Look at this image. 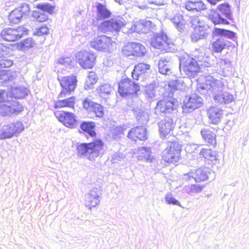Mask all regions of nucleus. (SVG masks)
Returning a JSON list of instances; mask_svg holds the SVG:
<instances>
[{
  "label": "nucleus",
  "instance_id": "obj_2",
  "mask_svg": "<svg viewBox=\"0 0 249 249\" xmlns=\"http://www.w3.org/2000/svg\"><path fill=\"white\" fill-rule=\"evenodd\" d=\"M182 151V144L181 142L177 140L169 141L163 152L162 160L169 164L177 165L181 159Z\"/></svg>",
  "mask_w": 249,
  "mask_h": 249
},
{
  "label": "nucleus",
  "instance_id": "obj_36",
  "mask_svg": "<svg viewBox=\"0 0 249 249\" xmlns=\"http://www.w3.org/2000/svg\"><path fill=\"white\" fill-rule=\"evenodd\" d=\"M213 99L214 101L219 104H228L233 101V97L232 94L224 92L222 94L215 95Z\"/></svg>",
  "mask_w": 249,
  "mask_h": 249
},
{
  "label": "nucleus",
  "instance_id": "obj_1",
  "mask_svg": "<svg viewBox=\"0 0 249 249\" xmlns=\"http://www.w3.org/2000/svg\"><path fill=\"white\" fill-rule=\"evenodd\" d=\"M105 147L104 141L100 138L93 140L91 142L82 143L77 146V154L79 156L88 155L90 160H95L103 155Z\"/></svg>",
  "mask_w": 249,
  "mask_h": 249
},
{
  "label": "nucleus",
  "instance_id": "obj_17",
  "mask_svg": "<svg viewBox=\"0 0 249 249\" xmlns=\"http://www.w3.org/2000/svg\"><path fill=\"white\" fill-rule=\"evenodd\" d=\"M30 9L28 5L23 4L14 9L8 15V19L11 24H18L30 13Z\"/></svg>",
  "mask_w": 249,
  "mask_h": 249
},
{
  "label": "nucleus",
  "instance_id": "obj_12",
  "mask_svg": "<svg viewBox=\"0 0 249 249\" xmlns=\"http://www.w3.org/2000/svg\"><path fill=\"white\" fill-rule=\"evenodd\" d=\"M121 52L125 57L132 56L135 57H141L145 54L146 49L140 43L128 42L123 46Z\"/></svg>",
  "mask_w": 249,
  "mask_h": 249
},
{
  "label": "nucleus",
  "instance_id": "obj_6",
  "mask_svg": "<svg viewBox=\"0 0 249 249\" xmlns=\"http://www.w3.org/2000/svg\"><path fill=\"white\" fill-rule=\"evenodd\" d=\"M192 31L190 38L193 42L206 38L209 36L208 27L200 20L197 16L192 17L190 20Z\"/></svg>",
  "mask_w": 249,
  "mask_h": 249
},
{
  "label": "nucleus",
  "instance_id": "obj_48",
  "mask_svg": "<svg viewBox=\"0 0 249 249\" xmlns=\"http://www.w3.org/2000/svg\"><path fill=\"white\" fill-rule=\"evenodd\" d=\"M165 201L168 204L177 205L180 206L179 202L172 196L171 194L167 195L165 197Z\"/></svg>",
  "mask_w": 249,
  "mask_h": 249
},
{
  "label": "nucleus",
  "instance_id": "obj_47",
  "mask_svg": "<svg viewBox=\"0 0 249 249\" xmlns=\"http://www.w3.org/2000/svg\"><path fill=\"white\" fill-rule=\"evenodd\" d=\"M49 29L46 25H42L37 28L34 33V35L37 36H43L49 34Z\"/></svg>",
  "mask_w": 249,
  "mask_h": 249
},
{
  "label": "nucleus",
  "instance_id": "obj_27",
  "mask_svg": "<svg viewBox=\"0 0 249 249\" xmlns=\"http://www.w3.org/2000/svg\"><path fill=\"white\" fill-rule=\"evenodd\" d=\"M200 133L203 140L207 143L208 146H212L213 148L216 146V135L213 132L211 128H203Z\"/></svg>",
  "mask_w": 249,
  "mask_h": 249
},
{
  "label": "nucleus",
  "instance_id": "obj_37",
  "mask_svg": "<svg viewBox=\"0 0 249 249\" xmlns=\"http://www.w3.org/2000/svg\"><path fill=\"white\" fill-rule=\"evenodd\" d=\"M217 9L228 19L233 21V18L231 12L230 6L229 3H224L219 4Z\"/></svg>",
  "mask_w": 249,
  "mask_h": 249
},
{
  "label": "nucleus",
  "instance_id": "obj_5",
  "mask_svg": "<svg viewBox=\"0 0 249 249\" xmlns=\"http://www.w3.org/2000/svg\"><path fill=\"white\" fill-rule=\"evenodd\" d=\"M179 69L190 78L195 77L200 71V67L197 61L188 54L183 55L180 59Z\"/></svg>",
  "mask_w": 249,
  "mask_h": 249
},
{
  "label": "nucleus",
  "instance_id": "obj_43",
  "mask_svg": "<svg viewBox=\"0 0 249 249\" xmlns=\"http://www.w3.org/2000/svg\"><path fill=\"white\" fill-rule=\"evenodd\" d=\"M173 22L176 26L179 29H182L185 25L186 21L183 16L180 14H177L173 17Z\"/></svg>",
  "mask_w": 249,
  "mask_h": 249
},
{
  "label": "nucleus",
  "instance_id": "obj_42",
  "mask_svg": "<svg viewBox=\"0 0 249 249\" xmlns=\"http://www.w3.org/2000/svg\"><path fill=\"white\" fill-rule=\"evenodd\" d=\"M204 188V185L200 184H192L185 187L187 193L191 195L200 193Z\"/></svg>",
  "mask_w": 249,
  "mask_h": 249
},
{
  "label": "nucleus",
  "instance_id": "obj_46",
  "mask_svg": "<svg viewBox=\"0 0 249 249\" xmlns=\"http://www.w3.org/2000/svg\"><path fill=\"white\" fill-rule=\"evenodd\" d=\"M136 5L141 9H144L149 8L152 5L151 0H135Z\"/></svg>",
  "mask_w": 249,
  "mask_h": 249
},
{
  "label": "nucleus",
  "instance_id": "obj_3",
  "mask_svg": "<svg viewBox=\"0 0 249 249\" xmlns=\"http://www.w3.org/2000/svg\"><path fill=\"white\" fill-rule=\"evenodd\" d=\"M10 98H12V97L7 91L0 90V113L2 115L17 114L23 110L20 104Z\"/></svg>",
  "mask_w": 249,
  "mask_h": 249
},
{
  "label": "nucleus",
  "instance_id": "obj_45",
  "mask_svg": "<svg viewBox=\"0 0 249 249\" xmlns=\"http://www.w3.org/2000/svg\"><path fill=\"white\" fill-rule=\"evenodd\" d=\"M126 128L123 126H117L112 133V137L115 140L119 139L124 134Z\"/></svg>",
  "mask_w": 249,
  "mask_h": 249
},
{
  "label": "nucleus",
  "instance_id": "obj_10",
  "mask_svg": "<svg viewBox=\"0 0 249 249\" xmlns=\"http://www.w3.org/2000/svg\"><path fill=\"white\" fill-rule=\"evenodd\" d=\"M36 8L42 11L34 10L32 13V17L37 22L42 23L49 20V16L45 13L52 15L54 13L55 7L49 3H41L37 4Z\"/></svg>",
  "mask_w": 249,
  "mask_h": 249
},
{
  "label": "nucleus",
  "instance_id": "obj_49",
  "mask_svg": "<svg viewBox=\"0 0 249 249\" xmlns=\"http://www.w3.org/2000/svg\"><path fill=\"white\" fill-rule=\"evenodd\" d=\"M152 4L155 5H163L165 2V0H151Z\"/></svg>",
  "mask_w": 249,
  "mask_h": 249
},
{
  "label": "nucleus",
  "instance_id": "obj_4",
  "mask_svg": "<svg viewBox=\"0 0 249 249\" xmlns=\"http://www.w3.org/2000/svg\"><path fill=\"white\" fill-rule=\"evenodd\" d=\"M118 92L122 97L137 96L141 90L139 84L126 77L122 79L118 83Z\"/></svg>",
  "mask_w": 249,
  "mask_h": 249
},
{
  "label": "nucleus",
  "instance_id": "obj_14",
  "mask_svg": "<svg viewBox=\"0 0 249 249\" xmlns=\"http://www.w3.org/2000/svg\"><path fill=\"white\" fill-rule=\"evenodd\" d=\"M24 129L22 123L17 121L4 125L0 130V139H9L19 133Z\"/></svg>",
  "mask_w": 249,
  "mask_h": 249
},
{
  "label": "nucleus",
  "instance_id": "obj_22",
  "mask_svg": "<svg viewBox=\"0 0 249 249\" xmlns=\"http://www.w3.org/2000/svg\"><path fill=\"white\" fill-rule=\"evenodd\" d=\"M150 44L154 48L162 51L167 50L170 45V42L166 35L158 34L154 35L152 37Z\"/></svg>",
  "mask_w": 249,
  "mask_h": 249
},
{
  "label": "nucleus",
  "instance_id": "obj_26",
  "mask_svg": "<svg viewBox=\"0 0 249 249\" xmlns=\"http://www.w3.org/2000/svg\"><path fill=\"white\" fill-rule=\"evenodd\" d=\"M228 48V45L223 38L219 37L213 40L210 44L209 49L212 53H221Z\"/></svg>",
  "mask_w": 249,
  "mask_h": 249
},
{
  "label": "nucleus",
  "instance_id": "obj_23",
  "mask_svg": "<svg viewBox=\"0 0 249 249\" xmlns=\"http://www.w3.org/2000/svg\"><path fill=\"white\" fill-rule=\"evenodd\" d=\"M208 117L212 124H217L221 121L223 111L216 106L210 107L207 110Z\"/></svg>",
  "mask_w": 249,
  "mask_h": 249
},
{
  "label": "nucleus",
  "instance_id": "obj_9",
  "mask_svg": "<svg viewBox=\"0 0 249 249\" xmlns=\"http://www.w3.org/2000/svg\"><path fill=\"white\" fill-rule=\"evenodd\" d=\"M76 61L84 69H92L95 65L96 55L95 53L86 50H81L75 54Z\"/></svg>",
  "mask_w": 249,
  "mask_h": 249
},
{
  "label": "nucleus",
  "instance_id": "obj_38",
  "mask_svg": "<svg viewBox=\"0 0 249 249\" xmlns=\"http://www.w3.org/2000/svg\"><path fill=\"white\" fill-rule=\"evenodd\" d=\"M159 72L163 74L169 75L172 73L171 67L168 61L161 59L159 62Z\"/></svg>",
  "mask_w": 249,
  "mask_h": 249
},
{
  "label": "nucleus",
  "instance_id": "obj_34",
  "mask_svg": "<svg viewBox=\"0 0 249 249\" xmlns=\"http://www.w3.org/2000/svg\"><path fill=\"white\" fill-rule=\"evenodd\" d=\"M209 18L214 25H228L230 24L228 21L223 18L214 9L211 10V13L209 15Z\"/></svg>",
  "mask_w": 249,
  "mask_h": 249
},
{
  "label": "nucleus",
  "instance_id": "obj_11",
  "mask_svg": "<svg viewBox=\"0 0 249 249\" xmlns=\"http://www.w3.org/2000/svg\"><path fill=\"white\" fill-rule=\"evenodd\" d=\"M114 42L110 37L105 35H99L89 41L90 47L97 51L108 52L113 46Z\"/></svg>",
  "mask_w": 249,
  "mask_h": 249
},
{
  "label": "nucleus",
  "instance_id": "obj_18",
  "mask_svg": "<svg viewBox=\"0 0 249 249\" xmlns=\"http://www.w3.org/2000/svg\"><path fill=\"white\" fill-rule=\"evenodd\" d=\"M83 107L89 113H93L97 118H103L105 115L104 107L100 104L94 102L86 98L82 103Z\"/></svg>",
  "mask_w": 249,
  "mask_h": 249
},
{
  "label": "nucleus",
  "instance_id": "obj_19",
  "mask_svg": "<svg viewBox=\"0 0 249 249\" xmlns=\"http://www.w3.org/2000/svg\"><path fill=\"white\" fill-rule=\"evenodd\" d=\"M127 137L132 142H136L138 141H144L148 138L146 128L142 125L133 127L129 131Z\"/></svg>",
  "mask_w": 249,
  "mask_h": 249
},
{
  "label": "nucleus",
  "instance_id": "obj_28",
  "mask_svg": "<svg viewBox=\"0 0 249 249\" xmlns=\"http://www.w3.org/2000/svg\"><path fill=\"white\" fill-rule=\"evenodd\" d=\"M150 69V65L144 63H139L134 66L131 73L133 79L138 80L140 76L144 75Z\"/></svg>",
  "mask_w": 249,
  "mask_h": 249
},
{
  "label": "nucleus",
  "instance_id": "obj_24",
  "mask_svg": "<svg viewBox=\"0 0 249 249\" xmlns=\"http://www.w3.org/2000/svg\"><path fill=\"white\" fill-rule=\"evenodd\" d=\"M59 99L54 103L53 107L55 109L68 108L74 109L76 103V98L75 96H71L67 98Z\"/></svg>",
  "mask_w": 249,
  "mask_h": 249
},
{
  "label": "nucleus",
  "instance_id": "obj_35",
  "mask_svg": "<svg viewBox=\"0 0 249 249\" xmlns=\"http://www.w3.org/2000/svg\"><path fill=\"white\" fill-rule=\"evenodd\" d=\"M97 10V20H101L110 18L111 12L107 9L105 5L98 3L96 5Z\"/></svg>",
  "mask_w": 249,
  "mask_h": 249
},
{
  "label": "nucleus",
  "instance_id": "obj_21",
  "mask_svg": "<svg viewBox=\"0 0 249 249\" xmlns=\"http://www.w3.org/2000/svg\"><path fill=\"white\" fill-rule=\"evenodd\" d=\"M203 105L202 98L196 94H192L187 101L183 102L182 108L184 112L190 113L201 107Z\"/></svg>",
  "mask_w": 249,
  "mask_h": 249
},
{
  "label": "nucleus",
  "instance_id": "obj_7",
  "mask_svg": "<svg viewBox=\"0 0 249 249\" xmlns=\"http://www.w3.org/2000/svg\"><path fill=\"white\" fill-rule=\"evenodd\" d=\"M59 81L62 89L58 95V98H64L73 92L78 82L77 77L74 75L62 77Z\"/></svg>",
  "mask_w": 249,
  "mask_h": 249
},
{
  "label": "nucleus",
  "instance_id": "obj_20",
  "mask_svg": "<svg viewBox=\"0 0 249 249\" xmlns=\"http://www.w3.org/2000/svg\"><path fill=\"white\" fill-rule=\"evenodd\" d=\"M176 109L175 99L171 98H164L157 103L155 111L157 114L171 113Z\"/></svg>",
  "mask_w": 249,
  "mask_h": 249
},
{
  "label": "nucleus",
  "instance_id": "obj_39",
  "mask_svg": "<svg viewBox=\"0 0 249 249\" xmlns=\"http://www.w3.org/2000/svg\"><path fill=\"white\" fill-rule=\"evenodd\" d=\"M36 45V42L31 37L27 38L17 44V47L20 50L25 51L34 47Z\"/></svg>",
  "mask_w": 249,
  "mask_h": 249
},
{
  "label": "nucleus",
  "instance_id": "obj_29",
  "mask_svg": "<svg viewBox=\"0 0 249 249\" xmlns=\"http://www.w3.org/2000/svg\"><path fill=\"white\" fill-rule=\"evenodd\" d=\"M159 126L160 133L161 136L164 138L173 131L175 127V124L172 119L161 121Z\"/></svg>",
  "mask_w": 249,
  "mask_h": 249
},
{
  "label": "nucleus",
  "instance_id": "obj_25",
  "mask_svg": "<svg viewBox=\"0 0 249 249\" xmlns=\"http://www.w3.org/2000/svg\"><path fill=\"white\" fill-rule=\"evenodd\" d=\"M185 8L192 12H201L207 9V5L201 0H188L185 3Z\"/></svg>",
  "mask_w": 249,
  "mask_h": 249
},
{
  "label": "nucleus",
  "instance_id": "obj_33",
  "mask_svg": "<svg viewBox=\"0 0 249 249\" xmlns=\"http://www.w3.org/2000/svg\"><path fill=\"white\" fill-rule=\"evenodd\" d=\"M199 156L208 161H214L218 160V153L211 148H203L200 152Z\"/></svg>",
  "mask_w": 249,
  "mask_h": 249
},
{
  "label": "nucleus",
  "instance_id": "obj_16",
  "mask_svg": "<svg viewBox=\"0 0 249 249\" xmlns=\"http://www.w3.org/2000/svg\"><path fill=\"white\" fill-rule=\"evenodd\" d=\"M124 26V22L120 18H112L104 20L98 26V30L102 33L108 32H118Z\"/></svg>",
  "mask_w": 249,
  "mask_h": 249
},
{
  "label": "nucleus",
  "instance_id": "obj_30",
  "mask_svg": "<svg viewBox=\"0 0 249 249\" xmlns=\"http://www.w3.org/2000/svg\"><path fill=\"white\" fill-rule=\"evenodd\" d=\"M85 202L86 206L90 209L98 205L100 200L97 192L94 190H91L86 196Z\"/></svg>",
  "mask_w": 249,
  "mask_h": 249
},
{
  "label": "nucleus",
  "instance_id": "obj_40",
  "mask_svg": "<svg viewBox=\"0 0 249 249\" xmlns=\"http://www.w3.org/2000/svg\"><path fill=\"white\" fill-rule=\"evenodd\" d=\"M97 81V76L95 72L93 71L89 72L88 77L85 83L84 89H89L93 88Z\"/></svg>",
  "mask_w": 249,
  "mask_h": 249
},
{
  "label": "nucleus",
  "instance_id": "obj_50",
  "mask_svg": "<svg viewBox=\"0 0 249 249\" xmlns=\"http://www.w3.org/2000/svg\"><path fill=\"white\" fill-rule=\"evenodd\" d=\"M1 72V71H0V72ZM0 75H1V74H0Z\"/></svg>",
  "mask_w": 249,
  "mask_h": 249
},
{
  "label": "nucleus",
  "instance_id": "obj_32",
  "mask_svg": "<svg viewBox=\"0 0 249 249\" xmlns=\"http://www.w3.org/2000/svg\"><path fill=\"white\" fill-rule=\"evenodd\" d=\"M219 87V81L211 76L205 77V81L201 83V88L203 89L213 90Z\"/></svg>",
  "mask_w": 249,
  "mask_h": 249
},
{
  "label": "nucleus",
  "instance_id": "obj_13",
  "mask_svg": "<svg viewBox=\"0 0 249 249\" xmlns=\"http://www.w3.org/2000/svg\"><path fill=\"white\" fill-rule=\"evenodd\" d=\"M54 114L58 121L66 127L73 128L77 124V117L72 112L65 110H55Z\"/></svg>",
  "mask_w": 249,
  "mask_h": 249
},
{
  "label": "nucleus",
  "instance_id": "obj_15",
  "mask_svg": "<svg viewBox=\"0 0 249 249\" xmlns=\"http://www.w3.org/2000/svg\"><path fill=\"white\" fill-rule=\"evenodd\" d=\"M210 174V172L208 168L200 167L185 174L184 179L186 181H188L191 178H193L196 183L204 182L208 179Z\"/></svg>",
  "mask_w": 249,
  "mask_h": 249
},
{
  "label": "nucleus",
  "instance_id": "obj_31",
  "mask_svg": "<svg viewBox=\"0 0 249 249\" xmlns=\"http://www.w3.org/2000/svg\"><path fill=\"white\" fill-rule=\"evenodd\" d=\"M95 126V123L92 121H83L80 125L81 129L83 132L87 133L92 138H95L97 135L96 131L94 130Z\"/></svg>",
  "mask_w": 249,
  "mask_h": 249
},
{
  "label": "nucleus",
  "instance_id": "obj_41",
  "mask_svg": "<svg viewBox=\"0 0 249 249\" xmlns=\"http://www.w3.org/2000/svg\"><path fill=\"white\" fill-rule=\"evenodd\" d=\"M213 34L215 36H224L229 38H233L235 36V34L233 31L219 28H214Z\"/></svg>",
  "mask_w": 249,
  "mask_h": 249
},
{
  "label": "nucleus",
  "instance_id": "obj_44",
  "mask_svg": "<svg viewBox=\"0 0 249 249\" xmlns=\"http://www.w3.org/2000/svg\"><path fill=\"white\" fill-rule=\"evenodd\" d=\"M152 25V23L151 21H144L139 23L137 26L138 28L140 30L139 31L145 33L150 30Z\"/></svg>",
  "mask_w": 249,
  "mask_h": 249
},
{
  "label": "nucleus",
  "instance_id": "obj_8",
  "mask_svg": "<svg viewBox=\"0 0 249 249\" xmlns=\"http://www.w3.org/2000/svg\"><path fill=\"white\" fill-rule=\"evenodd\" d=\"M28 33V29L23 26H19L16 28H5L1 31L0 36L6 41L15 42L27 35Z\"/></svg>",
  "mask_w": 249,
  "mask_h": 249
}]
</instances>
